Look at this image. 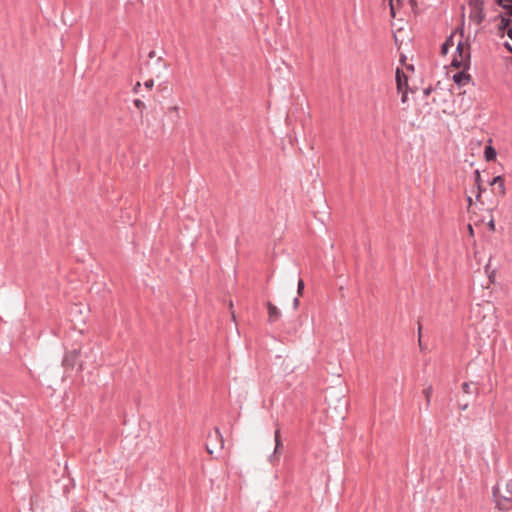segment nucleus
Instances as JSON below:
<instances>
[{
  "label": "nucleus",
  "mask_w": 512,
  "mask_h": 512,
  "mask_svg": "<svg viewBox=\"0 0 512 512\" xmlns=\"http://www.w3.org/2000/svg\"><path fill=\"white\" fill-rule=\"evenodd\" d=\"M492 492L496 507L499 510H509L512 508V481H507L504 484L498 482L493 487Z\"/></svg>",
  "instance_id": "1"
},
{
  "label": "nucleus",
  "mask_w": 512,
  "mask_h": 512,
  "mask_svg": "<svg viewBox=\"0 0 512 512\" xmlns=\"http://www.w3.org/2000/svg\"><path fill=\"white\" fill-rule=\"evenodd\" d=\"M451 67L456 69H470L471 67V46L469 38L464 42L460 40L451 61Z\"/></svg>",
  "instance_id": "2"
},
{
  "label": "nucleus",
  "mask_w": 512,
  "mask_h": 512,
  "mask_svg": "<svg viewBox=\"0 0 512 512\" xmlns=\"http://www.w3.org/2000/svg\"><path fill=\"white\" fill-rule=\"evenodd\" d=\"M468 5L470 7L469 19L477 25L482 24L485 20L486 14L484 11L485 1L484 0H469Z\"/></svg>",
  "instance_id": "3"
},
{
  "label": "nucleus",
  "mask_w": 512,
  "mask_h": 512,
  "mask_svg": "<svg viewBox=\"0 0 512 512\" xmlns=\"http://www.w3.org/2000/svg\"><path fill=\"white\" fill-rule=\"evenodd\" d=\"M497 20L500 21L498 25V35L500 37H503L505 35V32L507 33V30L512 27V19L506 17V15H503V13H499L498 15L492 18L493 22Z\"/></svg>",
  "instance_id": "4"
},
{
  "label": "nucleus",
  "mask_w": 512,
  "mask_h": 512,
  "mask_svg": "<svg viewBox=\"0 0 512 512\" xmlns=\"http://www.w3.org/2000/svg\"><path fill=\"white\" fill-rule=\"evenodd\" d=\"M469 69H462L453 75V81L459 87L465 86L472 81V76L467 72Z\"/></svg>",
  "instance_id": "5"
},
{
  "label": "nucleus",
  "mask_w": 512,
  "mask_h": 512,
  "mask_svg": "<svg viewBox=\"0 0 512 512\" xmlns=\"http://www.w3.org/2000/svg\"><path fill=\"white\" fill-rule=\"evenodd\" d=\"M396 88L398 92L408 88V77L402 69L397 68L395 72Z\"/></svg>",
  "instance_id": "6"
},
{
  "label": "nucleus",
  "mask_w": 512,
  "mask_h": 512,
  "mask_svg": "<svg viewBox=\"0 0 512 512\" xmlns=\"http://www.w3.org/2000/svg\"><path fill=\"white\" fill-rule=\"evenodd\" d=\"M78 355L79 353L77 350L66 352L63 357V366L66 368H73L75 366Z\"/></svg>",
  "instance_id": "7"
},
{
  "label": "nucleus",
  "mask_w": 512,
  "mask_h": 512,
  "mask_svg": "<svg viewBox=\"0 0 512 512\" xmlns=\"http://www.w3.org/2000/svg\"><path fill=\"white\" fill-rule=\"evenodd\" d=\"M474 184L478 190L476 194V200L479 201L482 193L486 191V189L482 186L481 173L478 169L474 171Z\"/></svg>",
  "instance_id": "8"
},
{
  "label": "nucleus",
  "mask_w": 512,
  "mask_h": 512,
  "mask_svg": "<svg viewBox=\"0 0 512 512\" xmlns=\"http://www.w3.org/2000/svg\"><path fill=\"white\" fill-rule=\"evenodd\" d=\"M498 186V189H499V195L501 197H504L506 195V187H505V181H504V178L503 176L501 175H498V176H495L490 182H489V185L490 186H493V185H496Z\"/></svg>",
  "instance_id": "9"
},
{
  "label": "nucleus",
  "mask_w": 512,
  "mask_h": 512,
  "mask_svg": "<svg viewBox=\"0 0 512 512\" xmlns=\"http://www.w3.org/2000/svg\"><path fill=\"white\" fill-rule=\"evenodd\" d=\"M454 45V33L450 34L445 41L441 45V54L443 56L447 55L449 52V49Z\"/></svg>",
  "instance_id": "10"
},
{
  "label": "nucleus",
  "mask_w": 512,
  "mask_h": 512,
  "mask_svg": "<svg viewBox=\"0 0 512 512\" xmlns=\"http://www.w3.org/2000/svg\"><path fill=\"white\" fill-rule=\"evenodd\" d=\"M497 157V151L496 149L488 144L485 146L484 148V158L487 162H491V161H494Z\"/></svg>",
  "instance_id": "11"
},
{
  "label": "nucleus",
  "mask_w": 512,
  "mask_h": 512,
  "mask_svg": "<svg viewBox=\"0 0 512 512\" xmlns=\"http://www.w3.org/2000/svg\"><path fill=\"white\" fill-rule=\"evenodd\" d=\"M274 439H275V449H274L273 454L270 456V462H273L274 459L278 458V456H277L278 449L282 446L279 429H276L275 434H274Z\"/></svg>",
  "instance_id": "12"
},
{
  "label": "nucleus",
  "mask_w": 512,
  "mask_h": 512,
  "mask_svg": "<svg viewBox=\"0 0 512 512\" xmlns=\"http://www.w3.org/2000/svg\"><path fill=\"white\" fill-rule=\"evenodd\" d=\"M268 315L270 319H277L281 316L280 310L271 302H267Z\"/></svg>",
  "instance_id": "13"
},
{
  "label": "nucleus",
  "mask_w": 512,
  "mask_h": 512,
  "mask_svg": "<svg viewBox=\"0 0 512 512\" xmlns=\"http://www.w3.org/2000/svg\"><path fill=\"white\" fill-rule=\"evenodd\" d=\"M462 390L466 394H473V393H477L478 388H477L476 384H474V383L464 382L462 384Z\"/></svg>",
  "instance_id": "14"
},
{
  "label": "nucleus",
  "mask_w": 512,
  "mask_h": 512,
  "mask_svg": "<svg viewBox=\"0 0 512 512\" xmlns=\"http://www.w3.org/2000/svg\"><path fill=\"white\" fill-rule=\"evenodd\" d=\"M498 6L505 10L503 15H506V17L512 19V2H504Z\"/></svg>",
  "instance_id": "15"
},
{
  "label": "nucleus",
  "mask_w": 512,
  "mask_h": 512,
  "mask_svg": "<svg viewBox=\"0 0 512 512\" xmlns=\"http://www.w3.org/2000/svg\"><path fill=\"white\" fill-rule=\"evenodd\" d=\"M212 438H215L216 440H218L220 442L221 448L223 447V437L218 428L215 429L213 434L209 435V439H212Z\"/></svg>",
  "instance_id": "16"
},
{
  "label": "nucleus",
  "mask_w": 512,
  "mask_h": 512,
  "mask_svg": "<svg viewBox=\"0 0 512 512\" xmlns=\"http://www.w3.org/2000/svg\"><path fill=\"white\" fill-rule=\"evenodd\" d=\"M401 0H390V13H391V16L392 17H395V9H396V5L397 6H400L401 5Z\"/></svg>",
  "instance_id": "17"
},
{
  "label": "nucleus",
  "mask_w": 512,
  "mask_h": 512,
  "mask_svg": "<svg viewBox=\"0 0 512 512\" xmlns=\"http://www.w3.org/2000/svg\"><path fill=\"white\" fill-rule=\"evenodd\" d=\"M133 103H134V106L140 111L141 114L146 109L145 103L140 99H135L133 101Z\"/></svg>",
  "instance_id": "18"
},
{
  "label": "nucleus",
  "mask_w": 512,
  "mask_h": 512,
  "mask_svg": "<svg viewBox=\"0 0 512 512\" xmlns=\"http://www.w3.org/2000/svg\"><path fill=\"white\" fill-rule=\"evenodd\" d=\"M423 393H424V395H425L427 405H429V403H430V398H431V395H432V387H431V386H429V387L425 388V389L423 390Z\"/></svg>",
  "instance_id": "19"
},
{
  "label": "nucleus",
  "mask_w": 512,
  "mask_h": 512,
  "mask_svg": "<svg viewBox=\"0 0 512 512\" xmlns=\"http://www.w3.org/2000/svg\"><path fill=\"white\" fill-rule=\"evenodd\" d=\"M304 286H305L304 281L302 279H299L298 280V284H297V292H298L299 295L302 294Z\"/></svg>",
  "instance_id": "20"
},
{
  "label": "nucleus",
  "mask_w": 512,
  "mask_h": 512,
  "mask_svg": "<svg viewBox=\"0 0 512 512\" xmlns=\"http://www.w3.org/2000/svg\"><path fill=\"white\" fill-rule=\"evenodd\" d=\"M144 86L146 89H152L154 86V80L148 79L147 81L144 82Z\"/></svg>",
  "instance_id": "21"
},
{
  "label": "nucleus",
  "mask_w": 512,
  "mask_h": 512,
  "mask_svg": "<svg viewBox=\"0 0 512 512\" xmlns=\"http://www.w3.org/2000/svg\"><path fill=\"white\" fill-rule=\"evenodd\" d=\"M503 46H504V48H505L509 53H511V54H512V45H511L509 42L505 41V42L503 43Z\"/></svg>",
  "instance_id": "22"
},
{
  "label": "nucleus",
  "mask_w": 512,
  "mask_h": 512,
  "mask_svg": "<svg viewBox=\"0 0 512 512\" xmlns=\"http://www.w3.org/2000/svg\"><path fill=\"white\" fill-rule=\"evenodd\" d=\"M408 100L407 91L406 89H403L402 96H401V102L405 103Z\"/></svg>",
  "instance_id": "23"
},
{
  "label": "nucleus",
  "mask_w": 512,
  "mask_h": 512,
  "mask_svg": "<svg viewBox=\"0 0 512 512\" xmlns=\"http://www.w3.org/2000/svg\"><path fill=\"white\" fill-rule=\"evenodd\" d=\"M140 87H141L140 82H137V83L134 85V87L132 88V92H133V93H135V94L139 93V89H140Z\"/></svg>",
  "instance_id": "24"
},
{
  "label": "nucleus",
  "mask_w": 512,
  "mask_h": 512,
  "mask_svg": "<svg viewBox=\"0 0 512 512\" xmlns=\"http://www.w3.org/2000/svg\"><path fill=\"white\" fill-rule=\"evenodd\" d=\"M488 227L491 231H495V221L493 219H491L489 222H488Z\"/></svg>",
  "instance_id": "25"
},
{
  "label": "nucleus",
  "mask_w": 512,
  "mask_h": 512,
  "mask_svg": "<svg viewBox=\"0 0 512 512\" xmlns=\"http://www.w3.org/2000/svg\"><path fill=\"white\" fill-rule=\"evenodd\" d=\"M432 90H433L432 87L429 86L423 90V93L425 96H429L431 94Z\"/></svg>",
  "instance_id": "26"
},
{
  "label": "nucleus",
  "mask_w": 512,
  "mask_h": 512,
  "mask_svg": "<svg viewBox=\"0 0 512 512\" xmlns=\"http://www.w3.org/2000/svg\"><path fill=\"white\" fill-rule=\"evenodd\" d=\"M157 63H161L164 68H167L166 62L163 60L162 57H158L156 60Z\"/></svg>",
  "instance_id": "27"
},
{
  "label": "nucleus",
  "mask_w": 512,
  "mask_h": 512,
  "mask_svg": "<svg viewBox=\"0 0 512 512\" xmlns=\"http://www.w3.org/2000/svg\"><path fill=\"white\" fill-rule=\"evenodd\" d=\"M298 305H299V298L298 297H294V299H293V308L297 309Z\"/></svg>",
  "instance_id": "28"
},
{
  "label": "nucleus",
  "mask_w": 512,
  "mask_h": 512,
  "mask_svg": "<svg viewBox=\"0 0 512 512\" xmlns=\"http://www.w3.org/2000/svg\"><path fill=\"white\" fill-rule=\"evenodd\" d=\"M466 201H467L468 207H471V206H472V204H473L472 197L467 196Z\"/></svg>",
  "instance_id": "29"
},
{
  "label": "nucleus",
  "mask_w": 512,
  "mask_h": 512,
  "mask_svg": "<svg viewBox=\"0 0 512 512\" xmlns=\"http://www.w3.org/2000/svg\"><path fill=\"white\" fill-rule=\"evenodd\" d=\"M418 331H419V344L420 346L422 345V334H421V325L418 326Z\"/></svg>",
  "instance_id": "30"
},
{
  "label": "nucleus",
  "mask_w": 512,
  "mask_h": 512,
  "mask_svg": "<svg viewBox=\"0 0 512 512\" xmlns=\"http://www.w3.org/2000/svg\"><path fill=\"white\" fill-rule=\"evenodd\" d=\"M504 2H512V0H495L496 5H501Z\"/></svg>",
  "instance_id": "31"
},
{
  "label": "nucleus",
  "mask_w": 512,
  "mask_h": 512,
  "mask_svg": "<svg viewBox=\"0 0 512 512\" xmlns=\"http://www.w3.org/2000/svg\"><path fill=\"white\" fill-rule=\"evenodd\" d=\"M410 4H411V7L414 9L417 7V1L416 0H409Z\"/></svg>",
  "instance_id": "32"
},
{
  "label": "nucleus",
  "mask_w": 512,
  "mask_h": 512,
  "mask_svg": "<svg viewBox=\"0 0 512 512\" xmlns=\"http://www.w3.org/2000/svg\"><path fill=\"white\" fill-rule=\"evenodd\" d=\"M406 59H407L406 56L404 54H401V56H400V63L401 64H405Z\"/></svg>",
  "instance_id": "33"
},
{
  "label": "nucleus",
  "mask_w": 512,
  "mask_h": 512,
  "mask_svg": "<svg viewBox=\"0 0 512 512\" xmlns=\"http://www.w3.org/2000/svg\"><path fill=\"white\" fill-rule=\"evenodd\" d=\"M155 56H156V54H155V51H154V50L150 51V52H149V54H148V58H149V59H152V58H154Z\"/></svg>",
  "instance_id": "34"
},
{
  "label": "nucleus",
  "mask_w": 512,
  "mask_h": 512,
  "mask_svg": "<svg viewBox=\"0 0 512 512\" xmlns=\"http://www.w3.org/2000/svg\"><path fill=\"white\" fill-rule=\"evenodd\" d=\"M468 231L471 236L474 234V230L471 224L468 225Z\"/></svg>",
  "instance_id": "35"
},
{
  "label": "nucleus",
  "mask_w": 512,
  "mask_h": 512,
  "mask_svg": "<svg viewBox=\"0 0 512 512\" xmlns=\"http://www.w3.org/2000/svg\"><path fill=\"white\" fill-rule=\"evenodd\" d=\"M507 36L512 40V27L507 30Z\"/></svg>",
  "instance_id": "36"
},
{
  "label": "nucleus",
  "mask_w": 512,
  "mask_h": 512,
  "mask_svg": "<svg viewBox=\"0 0 512 512\" xmlns=\"http://www.w3.org/2000/svg\"><path fill=\"white\" fill-rule=\"evenodd\" d=\"M406 69L410 71H414V66L412 64L406 65Z\"/></svg>",
  "instance_id": "37"
},
{
  "label": "nucleus",
  "mask_w": 512,
  "mask_h": 512,
  "mask_svg": "<svg viewBox=\"0 0 512 512\" xmlns=\"http://www.w3.org/2000/svg\"><path fill=\"white\" fill-rule=\"evenodd\" d=\"M169 110L171 111H177L178 110V107L177 106H173V107H170Z\"/></svg>",
  "instance_id": "38"
},
{
  "label": "nucleus",
  "mask_w": 512,
  "mask_h": 512,
  "mask_svg": "<svg viewBox=\"0 0 512 512\" xmlns=\"http://www.w3.org/2000/svg\"><path fill=\"white\" fill-rule=\"evenodd\" d=\"M231 314H232V320H233V321H236L235 313L232 311V312H231Z\"/></svg>",
  "instance_id": "39"
},
{
  "label": "nucleus",
  "mask_w": 512,
  "mask_h": 512,
  "mask_svg": "<svg viewBox=\"0 0 512 512\" xmlns=\"http://www.w3.org/2000/svg\"><path fill=\"white\" fill-rule=\"evenodd\" d=\"M467 406H468V404H467V403H465L463 406H461V409H462V410H465V409L467 408Z\"/></svg>",
  "instance_id": "40"
},
{
  "label": "nucleus",
  "mask_w": 512,
  "mask_h": 512,
  "mask_svg": "<svg viewBox=\"0 0 512 512\" xmlns=\"http://www.w3.org/2000/svg\"><path fill=\"white\" fill-rule=\"evenodd\" d=\"M207 450L210 454H212V450L210 449L209 444H207Z\"/></svg>",
  "instance_id": "41"
},
{
  "label": "nucleus",
  "mask_w": 512,
  "mask_h": 512,
  "mask_svg": "<svg viewBox=\"0 0 512 512\" xmlns=\"http://www.w3.org/2000/svg\"><path fill=\"white\" fill-rule=\"evenodd\" d=\"M460 34H461V36L463 37V35H464V30H463V28H461V29H460Z\"/></svg>",
  "instance_id": "42"
}]
</instances>
